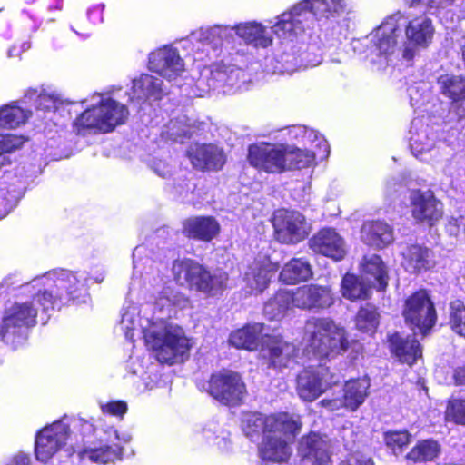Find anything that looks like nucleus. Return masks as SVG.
<instances>
[{"label": "nucleus", "instance_id": "55", "mask_svg": "<svg viewBox=\"0 0 465 465\" xmlns=\"http://www.w3.org/2000/svg\"><path fill=\"white\" fill-rule=\"evenodd\" d=\"M452 379L456 386L465 385V365L459 366L453 370Z\"/></svg>", "mask_w": 465, "mask_h": 465}, {"label": "nucleus", "instance_id": "18", "mask_svg": "<svg viewBox=\"0 0 465 465\" xmlns=\"http://www.w3.org/2000/svg\"><path fill=\"white\" fill-rule=\"evenodd\" d=\"M193 167L201 172L220 171L226 163L223 149L213 143H197L187 152Z\"/></svg>", "mask_w": 465, "mask_h": 465}, {"label": "nucleus", "instance_id": "38", "mask_svg": "<svg viewBox=\"0 0 465 465\" xmlns=\"http://www.w3.org/2000/svg\"><path fill=\"white\" fill-rule=\"evenodd\" d=\"M163 81L150 74H143L134 82V91H139L144 98L161 100L163 93L162 90Z\"/></svg>", "mask_w": 465, "mask_h": 465}, {"label": "nucleus", "instance_id": "17", "mask_svg": "<svg viewBox=\"0 0 465 465\" xmlns=\"http://www.w3.org/2000/svg\"><path fill=\"white\" fill-rule=\"evenodd\" d=\"M292 305L303 310H322L334 302L329 287L316 284L303 285L291 292Z\"/></svg>", "mask_w": 465, "mask_h": 465}, {"label": "nucleus", "instance_id": "32", "mask_svg": "<svg viewBox=\"0 0 465 465\" xmlns=\"http://www.w3.org/2000/svg\"><path fill=\"white\" fill-rule=\"evenodd\" d=\"M312 276L311 264L303 259H292L280 272V280L286 284L308 281Z\"/></svg>", "mask_w": 465, "mask_h": 465}, {"label": "nucleus", "instance_id": "43", "mask_svg": "<svg viewBox=\"0 0 465 465\" xmlns=\"http://www.w3.org/2000/svg\"><path fill=\"white\" fill-rule=\"evenodd\" d=\"M450 324L457 334L465 337V305L460 300L450 303Z\"/></svg>", "mask_w": 465, "mask_h": 465}, {"label": "nucleus", "instance_id": "19", "mask_svg": "<svg viewBox=\"0 0 465 465\" xmlns=\"http://www.w3.org/2000/svg\"><path fill=\"white\" fill-rule=\"evenodd\" d=\"M370 387V381L368 379H357L347 381L344 385V392L342 400H322V403L323 406L331 409H338L341 406H344L347 409L355 411L359 408L365 401L368 395V389Z\"/></svg>", "mask_w": 465, "mask_h": 465}, {"label": "nucleus", "instance_id": "26", "mask_svg": "<svg viewBox=\"0 0 465 465\" xmlns=\"http://www.w3.org/2000/svg\"><path fill=\"white\" fill-rule=\"evenodd\" d=\"M405 35L409 42L413 45L422 47L428 46L434 35L431 20L428 17H414L406 25Z\"/></svg>", "mask_w": 465, "mask_h": 465}, {"label": "nucleus", "instance_id": "56", "mask_svg": "<svg viewBox=\"0 0 465 465\" xmlns=\"http://www.w3.org/2000/svg\"><path fill=\"white\" fill-rule=\"evenodd\" d=\"M8 465H30V457L24 453L15 455Z\"/></svg>", "mask_w": 465, "mask_h": 465}, {"label": "nucleus", "instance_id": "46", "mask_svg": "<svg viewBox=\"0 0 465 465\" xmlns=\"http://www.w3.org/2000/svg\"><path fill=\"white\" fill-rule=\"evenodd\" d=\"M446 418L457 424H465V400L452 398L449 401L446 409Z\"/></svg>", "mask_w": 465, "mask_h": 465}, {"label": "nucleus", "instance_id": "6", "mask_svg": "<svg viewBox=\"0 0 465 465\" xmlns=\"http://www.w3.org/2000/svg\"><path fill=\"white\" fill-rule=\"evenodd\" d=\"M307 350L319 358L339 355L349 348L344 328L330 318H310L304 326Z\"/></svg>", "mask_w": 465, "mask_h": 465}, {"label": "nucleus", "instance_id": "64", "mask_svg": "<svg viewBox=\"0 0 465 465\" xmlns=\"http://www.w3.org/2000/svg\"><path fill=\"white\" fill-rule=\"evenodd\" d=\"M2 217H3V214H2V213H0V219H1Z\"/></svg>", "mask_w": 465, "mask_h": 465}, {"label": "nucleus", "instance_id": "28", "mask_svg": "<svg viewBox=\"0 0 465 465\" xmlns=\"http://www.w3.org/2000/svg\"><path fill=\"white\" fill-rule=\"evenodd\" d=\"M435 261L432 252L420 245H412L405 254L404 266L411 273L427 271L434 266Z\"/></svg>", "mask_w": 465, "mask_h": 465}, {"label": "nucleus", "instance_id": "44", "mask_svg": "<svg viewBox=\"0 0 465 465\" xmlns=\"http://www.w3.org/2000/svg\"><path fill=\"white\" fill-rule=\"evenodd\" d=\"M138 309L135 305L128 304L124 306L122 310L120 326L125 333L127 339L132 340L134 337L133 331L138 324Z\"/></svg>", "mask_w": 465, "mask_h": 465}, {"label": "nucleus", "instance_id": "49", "mask_svg": "<svg viewBox=\"0 0 465 465\" xmlns=\"http://www.w3.org/2000/svg\"><path fill=\"white\" fill-rule=\"evenodd\" d=\"M445 464L465 465V442L454 446L449 451Z\"/></svg>", "mask_w": 465, "mask_h": 465}, {"label": "nucleus", "instance_id": "50", "mask_svg": "<svg viewBox=\"0 0 465 465\" xmlns=\"http://www.w3.org/2000/svg\"><path fill=\"white\" fill-rule=\"evenodd\" d=\"M361 232H392V229L384 222L368 221L363 223Z\"/></svg>", "mask_w": 465, "mask_h": 465}, {"label": "nucleus", "instance_id": "60", "mask_svg": "<svg viewBox=\"0 0 465 465\" xmlns=\"http://www.w3.org/2000/svg\"><path fill=\"white\" fill-rule=\"evenodd\" d=\"M212 235L213 234H207V233H204V234H193L194 237L200 239V240H203V241H211L212 240Z\"/></svg>", "mask_w": 465, "mask_h": 465}, {"label": "nucleus", "instance_id": "14", "mask_svg": "<svg viewBox=\"0 0 465 465\" xmlns=\"http://www.w3.org/2000/svg\"><path fill=\"white\" fill-rule=\"evenodd\" d=\"M260 355L268 368L281 370L294 361L297 348L279 335L265 334L262 340Z\"/></svg>", "mask_w": 465, "mask_h": 465}, {"label": "nucleus", "instance_id": "36", "mask_svg": "<svg viewBox=\"0 0 465 465\" xmlns=\"http://www.w3.org/2000/svg\"><path fill=\"white\" fill-rule=\"evenodd\" d=\"M286 172L306 169L315 163V153L312 151L300 149L286 144Z\"/></svg>", "mask_w": 465, "mask_h": 465}, {"label": "nucleus", "instance_id": "24", "mask_svg": "<svg viewBox=\"0 0 465 465\" xmlns=\"http://www.w3.org/2000/svg\"><path fill=\"white\" fill-rule=\"evenodd\" d=\"M274 271L273 265L265 257L261 261L253 262L245 272L244 278L251 292L260 293L263 292L267 288Z\"/></svg>", "mask_w": 465, "mask_h": 465}, {"label": "nucleus", "instance_id": "37", "mask_svg": "<svg viewBox=\"0 0 465 465\" xmlns=\"http://www.w3.org/2000/svg\"><path fill=\"white\" fill-rule=\"evenodd\" d=\"M291 303H292L291 292L280 291L265 302L264 315L270 320H280L285 315Z\"/></svg>", "mask_w": 465, "mask_h": 465}, {"label": "nucleus", "instance_id": "3", "mask_svg": "<svg viewBox=\"0 0 465 465\" xmlns=\"http://www.w3.org/2000/svg\"><path fill=\"white\" fill-rule=\"evenodd\" d=\"M146 345L152 349L156 359L163 363L173 364L183 361L190 346L181 327L163 317H154L143 328Z\"/></svg>", "mask_w": 465, "mask_h": 465}, {"label": "nucleus", "instance_id": "13", "mask_svg": "<svg viewBox=\"0 0 465 465\" xmlns=\"http://www.w3.org/2000/svg\"><path fill=\"white\" fill-rule=\"evenodd\" d=\"M403 316L406 323L422 335L427 334L437 320L433 302L425 291H419L406 300Z\"/></svg>", "mask_w": 465, "mask_h": 465}, {"label": "nucleus", "instance_id": "2", "mask_svg": "<svg viewBox=\"0 0 465 465\" xmlns=\"http://www.w3.org/2000/svg\"><path fill=\"white\" fill-rule=\"evenodd\" d=\"M88 275L67 270H54L41 277L35 278L25 288L41 287L43 290L44 310H54L55 307L66 304L69 301L84 302L87 292L86 282Z\"/></svg>", "mask_w": 465, "mask_h": 465}, {"label": "nucleus", "instance_id": "9", "mask_svg": "<svg viewBox=\"0 0 465 465\" xmlns=\"http://www.w3.org/2000/svg\"><path fill=\"white\" fill-rule=\"evenodd\" d=\"M286 144L268 142L254 143L248 146L247 161L259 172L283 173L286 172Z\"/></svg>", "mask_w": 465, "mask_h": 465}, {"label": "nucleus", "instance_id": "52", "mask_svg": "<svg viewBox=\"0 0 465 465\" xmlns=\"http://www.w3.org/2000/svg\"><path fill=\"white\" fill-rule=\"evenodd\" d=\"M347 465H374V463L371 458L357 452L350 456Z\"/></svg>", "mask_w": 465, "mask_h": 465}, {"label": "nucleus", "instance_id": "5", "mask_svg": "<svg viewBox=\"0 0 465 465\" xmlns=\"http://www.w3.org/2000/svg\"><path fill=\"white\" fill-rule=\"evenodd\" d=\"M345 8L344 0H302L279 15L273 31L280 37L296 36L305 30L304 22L308 12H312L318 19H328L341 15Z\"/></svg>", "mask_w": 465, "mask_h": 465}, {"label": "nucleus", "instance_id": "41", "mask_svg": "<svg viewBox=\"0 0 465 465\" xmlns=\"http://www.w3.org/2000/svg\"><path fill=\"white\" fill-rule=\"evenodd\" d=\"M379 324V313L374 305L367 303L365 306L361 307L356 318V328L366 333H373Z\"/></svg>", "mask_w": 465, "mask_h": 465}, {"label": "nucleus", "instance_id": "53", "mask_svg": "<svg viewBox=\"0 0 465 465\" xmlns=\"http://www.w3.org/2000/svg\"><path fill=\"white\" fill-rule=\"evenodd\" d=\"M53 103L54 101L50 94L41 93L37 96L35 108L38 110H48Z\"/></svg>", "mask_w": 465, "mask_h": 465}, {"label": "nucleus", "instance_id": "4", "mask_svg": "<svg viewBox=\"0 0 465 465\" xmlns=\"http://www.w3.org/2000/svg\"><path fill=\"white\" fill-rule=\"evenodd\" d=\"M27 284H25L26 286ZM23 289L31 293L30 300L17 301L6 308L0 325V336L4 342L16 347L21 344L26 337L27 330L36 324V317L41 308L43 313L49 311L44 310L43 290L39 286L36 292L31 289Z\"/></svg>", "mask_w": 465, "mask_h": 465}, {"label": "nucleus", "instance_id": "63", "mask_svg": "<svg viewBox=\"0 0 465 465\" xmlns=\"http://www.w3.org/2000/svg\"><path fill=\"white\" fill-rule=\"evenodd\" d=\"M4 283L0 284V289L3 287Z\"/></svg>", "mask_w": 465, "mask_h": 465}, {"label": "nucleus", "instance_id": "58", "mask_svg": "<svg viewBox=\"0 0 465 465\" xmlns=\"http://www.w3.org/2000/svg\"><path fill=\"white\" fill-rule=\"evenodd\" d=\"M414 50L411 47L406 46L403 50V58L411 61L414 57Z\"/></svg>", "mask_w": 465, "mask_h": 465}, {"label": "nucleus", "instance_id": "54", "mask_svg": "<svg viewBox=\"0 0 465 465\" xmlns=\"http://www.w3.org/2000/svg\"><path fill=\"white\" fill-rule=\"evenodd\" d=\"M281 243L295 244L304 239V234H275Z\"/></svg>", "mask_w": 465, "mask_h": 465}, {"label": "nucleus", "instance_id": "30", "mask_svg": "<svg viewBox=\"0 0 465 465\" xmlns=\"http://www.w3.org/2000/svg\"><path fill=\"white\" fill-rule=\"evenodd\" d=\"M235 32L247 44L255 47L265 48L272 43V37L266 35L265 27L256 22L240 24L235 26Z\"/></svg>", "mask_w": 465, "mask_h": 465}, {"label": "nucleus", "instance_id": "57", "mask_svg": "<svg viewBox=\"0 0 465 465\" xmlns=\"http://www.w3.org/2000/svg\"><path fill=\"white\" fill-rule=\"evenodd\" d=\"M105 274V270L104 268H99L94 272L92 278L94 279V282L101 283L104 281Z\"/></svg>", "mask_w": 465, "mask_h": 465}, {"label": "nucleus", "instance_id": "12", "mask_svg": "<svg viewBox=\"0 0 465 465\" xmlns=\"http://www.w3.org/2000/svg\"><path fill=\"white\" fill-rule=\"evenodd\" d=\"M207 391L222 404L236 406L242 401L247 391L238 373L223 371L210 377Z\"/></svg>", "mask_w": 465, "mask_h": 465}, {"label": "nucleus", "instance_id": "1", "mask_svg": "<svg viewBox=\"0 0 465 465\" xmlns=\"http://www.w3.org/2000/svg\"><path fill=\"white\" fill-rule=\"evenodd\" d=\"M302 427L300 417L295 414L280 413L264 416L261 413H247L242 420L246 437L256 440L262 433L264 438L260 447L263 460L284 463L292 453L289 442Z\"/></svg>", "mask_w": 465, "mask_h": 465}, {"label": "nucleus", "instance_id": "23", "mask_svg": "<svg viewBox=\"0 0 465 465\" xmlns=\"http://www.w3.org/2000/svg\"><path fill=\"white\" fill-rule=\"evenodd\" d=\"M360 268L362 277L379 291H384L388 285V271L385 263L376 254L365 255Z\"/></svg>", "mask_w": 465, "mask_h": 465}, {"label": "nucleus", "instance_id": "16", "mask_svg": "<svg viewBox=\"0 0 465 465\" xmlns=\"http://www.w3.org/2000/svg\"><path fill=\"white\" fill-rule=\"evenodd\" d=\"M330 440L327 436L312 432L303 436L298 445L300 465H329Z\"/></svg>", "mask_w": 465, "mask_h": 465}, {"label": "nucleus", "instance_id": "8", "mask_svg": "<svg viewBox=\"0 0 465 465\" xmlns=\"http://www.w3.org/2000/svg\"><path fill=\"white\" fill-rule=\"evenodd\" d=\"M173 272L180 284H186L191 289L213 296L226 287L228 280L225 272L211 273L203 265L190 259L175 261Z\"/></svg>", "mask_w": 465, "mask_h": 465}, {"label": "nucleus", "instance_id": "21", "mask_svg": "<svg viewBox=\"0 0 465 465\" xmlns=\"http://www.w3.org/2000/svg\"><path fill=\"white\" fill-rule=\"evenodd\" d=\"M148 64L151 71L163 76L183 70V61L174 48L164 47L152 53Z\"/></svg>", "mask_w": 465, "mask_h": 465}, {"label": "nucleus", "instance_id": "10", "mask_svg": "<svg viewBox=\"0 0 465 465\" xmlns=\"http://www.w3.org/2000/svg\"><path fill=\"white\" fill-rule=\"evenodd\" d=\"M410 207L415 223L429 228L437 225L444 215V205L431 190H411Z\"/></svg>", "mask_w": 465, "mask_h": 465}, {"label": "nucleus", "instance_id": "47", "mask_svg": "<svg viewBox=\"0 0 465 465\" xmlns=\"http://www.w3.org/2000/svg\"><path fill=\"white\" fill-rule=\"evenodd\" d=\"M393 234H363L362 242L373 249H383L392 243Z\"/></svg>", "mask_w": 465, "mask_h": 465}, {"label": "nucleus", "instance_id": "22", "mask_svg": "<svg viewBox=\"0 0 465 465\" xmlns=\"http://www.w3.org/2000/svg\"><path fill=\"white\" fill-rule=\"evenodd\" d=\"M311 249L335 261L344 258L347 247L340 234H314L310 239Z\"/></svg>", "mask_w": 465, "mask_h": 465}, {"label": "nucleus", "instance_id": "35", "mask_svg": "<svg viewBox=\"0 0 465 465\" xmlns=\"http://www.w3.org/2000/svg\"><path fill=\"white\" fill-rule=\"evenodd\" d=\"M440 84V94L452 102H460L465 99V79L451 74H442L437 80Z\"/></svg>", "mask_w": 465, "mask_h": 465}, {"label": "nucleus", "instance_id": "29", "mask_svg": "<svg viewBox=\"0 0 465 465\" xmlns=\"http://www.w3.org/2000/svg\"><path fill=\"white\" fill-rule=\"evenodd\" d=\"M263 331V324L254 323L233 331L230 336V343L238 349L248 351L258 347L260 335Z\"/></svg>", "mask_w": 465, "mask_h": 465}, {"label": "nucleus", "instance_id": "42", "mask_svg": "<svg viewBox=\"0 0 465 465\" xmlns=\"http://www.w3.org/2000/svg\"><path fill=\"white\" fill-rule=\"evenodd\" d=\"M410 440L411 435L407 430H389L383 434L385 445L395 456L402 452L410 443Z\"/></svg>", "mask_w": 465, "mask_h": 465}, {"label": "nucleus", "instance_id": "45", "mask_svg": "<svg viewBox=\"0 0 465 465\" xmlns=\"http://www.w3.org/2000/svg\"><path fill=\"white\" fill-rule=\"evenodd\" d=\"M165 301L168 302L167 309H166L167 310L166 316L168 318L171 317V313H172L171 306H175L180 309H183V308H185L189 304V300L187 297H185L183 294H182L180 292H174L173 291H170L169 289H166L163 292V295L156 302V306L164 307Z\"/></svg>", "mask_w": 465, "mask_h": 465}, {"label": "nucleus", "instance_id": "7", "mask_svg": "<svg viewBox=\"0 0 465 465\" xmlns=\"http://www.w3.org/2000/svg\"><path fill=\"white\" fill-rule=\"evenodd\" d=\"M129 115L128 108L113 98H103L95 105L82 112L73 123L77 134L88 131L108 134L116 126L125 123Z\"/></svg>", "mask_w": 465, "mask_h": 465}, {"label": "nucleus", "instance_id": "40", "mask_svg": "<svg viewBox=\"0 0 465 465\" xmlns=\"http://www.w3.org/2000/svg\"><path fill=\"white\" fill-rule=\"evenodd\" d=\"M28 117V112L17 105H4L0 108V128L15 129L25 124Z\"/></svg>", "mask_w": 465, "mask_h": 465}, {"label": "nucleus", "instance_id": "33", "mask_svg": "<svg viewBox=\"0 0 465 465\" xmlns=\"http://www.w3.org/2000/svg\"><path fill=\"white\" fill-rule=\"evenodd\" d=\"M372 288L364 277L359 278L354 274H346L341 282L342 295L351 301L368 299Z\"/></svg>", "mask_w": 465, "mask_h": 465}, {"label": "nucleus", "instance_id": "62", "mask_svg": "<svg viewBox=\"0 0 465 465\" xmlns=\"http://www.w3.org/2000/svg\"><path fill=\"white\" fill-rule=\"evenodd\" d=\"M113 433H114L115 438H118L116 430H113Z\"/></svg>", "mask_w": 465, "mask_h": 465}, {"label": "nucleus", "instance_id": "61", "mask_svg": "<svg viewBox=\"0 0 465 465\" xmlns=\"http://www.w3.org/2000/svg\"><path fill=\"white\" fill-rule=\"evenodd\" d=\"M318 232H328V233H331V232H335V230L333 228L325 227V228L321 229Z\"/></svg>", "mask_w": 465, "mask_h": 465}, {"label": "nucleus", "instance_id": "39", "mask_svg": "<svg viewBox=\"0 0 465 465\" xmlns=\"http://www.w3.org/2000/svg\"><path fill=\"white\" fill-rule=\"evenodd\" d=\"M220 224L213 216L189 217L183 222V232H219Z\"/></svg>", "mask_w": 465, "mask_h": 465}, {"label": "nucleus", "instance_id": "27", "mask_svg": "<svg viewBox=\"0 0 465 465\" xmlns=\"http://www.w3.org/2000/svg\"><path fill=\"white\" fill-rule=\"evenodd\" d=\"M440 445L432 440L419 441L406 458L415 465H440L438 458L440 453Z\"/></svg>", "mask_w": 465, "mask_h": 465}, {"label": "nucleus", "instance_id": "11", "mask_svg": "<svg viewBox=\"0 0 465 465\" xmlns=\"http://www.w3.org/2000/svg\"><path fill=\"white\" fill-rule=\"evenodd\" d=\"M340 381V374L331 371L329 367L319 365L316 368H308L297 377V391L303 401H312Z\"/></svg>", "mask_w": 465, "mask_h": 465}, {"label": "nucleus", "instance_id": "48", "mask_svg": "<svg viewBox=\"0 0 465 465\" xmlns=\"http://www.w3.org/2000/svg\"><path fill=\"white\" fill-rule=\"evenodd\" d=\"M0 154H3L11 153L20 148L25 142V139L22 136H17L15 134H5L0 137Z\"/></svg>", "mask_w": 465, "mask_h": 465}, {"label": "nucleus", "instance_id": "15", "mask_svg": "<svg viewBox=\"0 0 465 465\" xmlns=\"http://www.w3.org/2000/svg\"><path fill=\"white\" fill-rule=\"evenodd\" d=\"M69 437V427L59 420L45 426L35 437V452L40 461L52 458L64 445Z\"/></svg>", "mask_w": 465, "mask_h": 465}, {"label": "nucleus", "instance_id": "34", "mask_svg": "<svg viewBox=\"0 0 465 465\" xmlns=\"http://www.w3.org/2000/svg\"><path fill=\"white\" fill-rule=\"evenodd\" d=\"M123 448L118 444H103L99 447L87 448L81 452L83 459H87L97 464H109L121 460Z\"/></svg>", "mask_w": 465, "mask_h": 465}, {"label": "nucleus", "instance_id": "31", "mask_svg": "<svg viewBox=\"0 0 465 465\" xmlns=\"http://www.w3.org/2000/svg\"><path fill=\"white\" fill-rule=\"evenodd\" d=\"M399 28L395 25H381L373 34V44L381 55L394 53L398 45Z\"/></svg>", "mask_w": 465, "mask_h": 465}, {"label": "nucleus", "instance_id": "25", "mask_svg": "<svg viewBox=\"0 0 465 465\" xmlns=\"http://www.w3.org/2000/svg\"><path fill=\"white\" fill-rule=\"evenodd\" d=\"M391 351L402 362L408 365L415 363L421 357V349L419 341L410 335L406 337L394 333L389 338Z\"/></svg>", "mask_w": 465, "mask_h": 465}, {"label": "nucleus", "instance_id": "59", "mask_svg": "<svg viewBox=\"0 0 465 465\" xmlns=\"http://www.w3.org/2000/svg\"><path fill=\"white\" fill-rule=\"evenodd\" d=\"M426 2L430 5L431 0H426ZM423 3H425V0H410L409 6L416 7Z\"/></svg>", "mask_w": 465, "mask_h": 465}, {"label": "nucleus", "instance_id": "51", "mask_svg": "<svg viewBox=\"0 0 465 465\" xmlns=\"http://www.w3.org/2000/svg\"><path fill=\"white\" fill-rule=\"evenodd\" d=\"M103 411L114 415V416H122L125 413L127 410V405L124 401H111L107 404L102 406Z\"/></svg>", "mask_w": 465, "mask_h": 465}, {"label": "nucleus", "instance_id": "20", "mask_svg": "<svg viewBox=\"0 0 465 465\" xmlns=\"http://www.w3.org/2000/svg\"><path fill=\"white\" fill-rule=\"evenodd\" d=\"M272 223L274 232H308L311 230L310 223L302 213L286 208L273 212Z\"/></svg>", "mask_w": 465, "mask_h": 465}]
</instances>
